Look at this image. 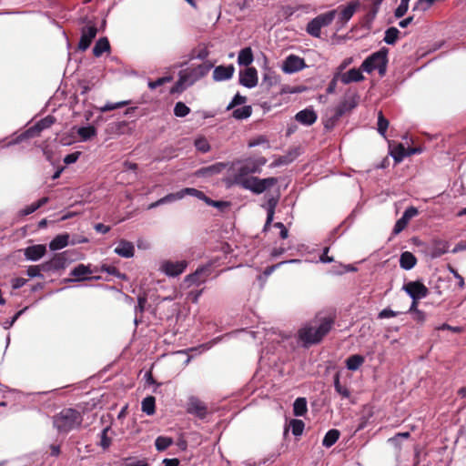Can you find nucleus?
<instances>
[{
    "label": "nucleus",
    "mask_w": 466,
    "mask_h": 466,
    "mask_svg": "<svg viewBox=\"0 0 466 466\" xmlns=\"http://www.w3.org/2000/svg\"><path fill=\"white\" fill-rule=\"evenodd\" d=\"M334 314L322 315L319 313L314 319L299 330V339L306 345L319 343L323 338L331 330L335 323Z\"/></svg>",
    "instance_id": "nucleus-1"
},
{
    "label": "nucleus",
    "mask_w": 466,
    "mask_h": 466,
    "mask_svg": "<svg viewBox=\"0 0 466 466\" xmlns=\"http://www.w3.org/2000/svg\"><path fill=\"white\" fill-rule=\"evenodd\" d=\"M82 422L81 412L72 408H65L53 417V425L59 433H68L78 429Z\"/></svg>",
    "instance_id": "nucleus-2"
},
{
    "label": "nucleus",
    "mask_w": 466,
    "mask_h": 466,
    "mask_svg": "<svg viewBox=\"0 0 466 466\" xmlns=\"http://www.w3.org/2000/svg\"><path fill=\"white\" fill-rule=\"evenodd\" d=\"M267 159L264 157H259L255 159H247L241 164L237 169L233 177L235 184L243 187V181L248 180L250 177L248 175L260 173L261 167L266 164Z\"/></svg>",
    "instance_id": "nucleus-3"
},
{
    "label": "nucleus",
    "mask_w": 466,
    "mask_h": 466,
    "mask_svg": "<svg viewBox=\"0 0 466 466\" xmlns=\"http://www.w3.org/2000/svg\"><path fill=\"white\" fill-rule=\"evenodd\" d=\"M388 64V49L380 48L379 51L368 56L361 64V69L367 73H371L378 69L380 76H384Z\"/></svg>",
    "instance_id": "nucleus-4"
},
{
    "label": "nucleus",
    "mask_w": 466,
    "mask_h": 466,
    "mask_svg": "<svg viewBox=\"0 0 466 466\" xmlns=\"http://www.w3.org/2000/svg\"><path fill=\"white\" fill-rule=\"evenodd\" d=\"M56 122V117L49 115L40 119L34 126L27 128L25 132L21 133L16 138L9 142V145L18 144L24 140L39 137L41 132L45 129L51 127Z\"/></svg>",
    "instance_id": "nucleus-5"
},
{
    "label": "nucleus",
    "mask_w": 466,
    "mask_h": 466,
    "mask_svg": "<svg viewBox=\"0 0 466 466\" xmlns=\"http://www.w3.org/2000/svg\"><path fill=\"white\" fill-rule=\"evenodd\" d=\"M277 177L259 178L258 177H250L248 180L243 181V188L252 191L258 195L263 193L268 188L275 186L278 183Z\"/></svg>",
    "instance_id": "nucleus-6"
},
{
    "label": "nucleus",
    "mask_w": 466,
    "mask_h": 466,
    "mask_svg": "<svg viewBox=\"0 0 466 466\" xmlns=\"http://www.w3.org/2000/svg\"><path fill=\"white\" fill-rule=\"evenodd\" d=\"M213 65L210 63H203L196 67L181 70L179 73L187 82V86H192L194 83L208 75Z\"/></svg>",
    "instance_id": "nucleus-7"
},
{
    "label": "nucleus",
    "mask_w": 466,
    "mask_h": 466,
    "mask_svg": "<svg viewBox=\"0 0 466 466\" xmlns=\"http://www.w3.org/2000/svg\"><path fill=\"white\" fill-rule=\"evenodd\" d=\"M186 410L187 413L192 414L200 420L205 419L208 413L206 403L196 396L188 398Z\"/></svg>",
    "instance_id": "nucleus-8"
},
{
    "label": "nucleus",
    "mask_w": 466,
    "mask_h": 466,
    "mask_svg": "<svg viewBox=\"0 0 466 466\" xmlns=\"http://www.w3.org/2000/svg\"><path fill=\"white\" fill-rule=\"evenodd\" d=\"M403 289L413 300L426 298L429 294L428 288L420 281H410L403 286Z\"/></svg>",
    "instance_id": "nucleus-9"
},
{
    "label": "nucleus",
    "mask_w": 466,
    "mask_h": 466,
    "mask_svg": "<svg viewBox=\"0 0 466 466\" xmlns=\"http://www.w3.org/2000/svg\"><path fill=\"white\" fill-rule=\"evenodd\" d=\"M382 2L383 0H364L362 8L367 11L364 16V24L366 26L370 27L371 25Z\"/></svg>",
    "instance_id": "nucleus-10"
},
{
    "label": "nucleus",
    "mask_w": 466,
    "mask_h": 466,
    "mask_svg": "<svg viewBox=\"0 0 466 466\" xmlns=\"http://www.w3.org/2000/svg\"><path fill=\"white\" fill-rule=\"evenodd\" d=\"M96 34L97 27L94 24L83 27L81 30V37L78 43V49L81 51H86L90 46Z\"/></svg>",
    "instance_id": "nucleus-11"
},
{
    "label": "nucleus",
    "mask_w": 466,
    "mask_h": 466,
    "mask_svg": "<svg viewBox=\"0 0 466 466\" xmlns=\"http://www.w3.org/2000/svg\"><path fill=\"white\" fill-rule=\"evenodd\" d=\"M239 83L248 87L252 88L258 85V72L255 67H247L239 72Z\"/></svg>",
    "instance_id": "nucleus-12"
},
{
    "label": "nucleus",
    "mask_w": 466,
    "mask_h": 466,
    "mask_svg": "<svg viewBox=\"0 0 466 466\" xmlns=\"http://www.w3.org/2000/svg\"><path fill=\"white\" fill-rule=\"evenodd\" d=\"M305 66L306 65L304 59L295 55H290L285 59L282 66V70L285 73L291 74L303 69Z\"/></svg>",
    "instance_id": "nucleus-13"
},
{
    "label": "nucleus",
    "mask_w": 466,
    "mask_h": 466,
    "mask_svg": "<svg viewBox=\"0 0 466 466\" xmlns=\"http://www.w3.org/2000/svg\"><path fill=\"white\" fill-rule=\"evenodd\" d=\"M186 261H167L162 265V270L167 275L171 277H177L184 272L187 268Z\"/></svg>",
    "instance_id": "nucleus-14"
},
{
    "label": "nucleus",
    "mask_w": 466,
    "mask_h": 466,
    "mask_svg": "<svg viewBox=\"0 0 466 466\" xmlns=\"http://www.w3.org/2000/svg\"><path fill=\"white\" fill-rule=\"evenodd\" d=\"M46 248L45 245H32L25 248L24 255L28 260L37 261L45 256Z\"/></svg>",
    "instance_id": "nucleus-15"
},
{
    "label": "nucleus",
    "mask_w": 466,
    "mask_h": 466,
    "mask_svg": "<svg viewBox=\"0 0 466 466\" xmlns=\"http://www.w3.org/2000/svg\"><path fill=\"white\" fill-rule=\"evenodd\" d=\"M317 114L316 112L309 107L305 108L299 112H298L295 116V119L305 126H311L317 121Z\"/></svg>",
    "instance_id": "nucleus-16"
},
{
    "label": "nucleus",
    "mask_w": 466,
    "mask_h": 466,
    "mask_svg": "<svg viewBox=\"0 0 466 466\" xmlns=\"http://www.w3.org/2000/svg\"><path fill=\"white\" fill-rule=\"evenodd\" d=\"M235 67L233 65L218 66L213 71V79L215 81L228 80L233 76Z\"/></svg>",
    "instance_id": "nucleus-17"
},
{
    "label": "nucleus",
    "mask_w": 466,
    "mask_h": 466,
    "mask_svg": "<svg viewBox=\"0 0 466 466\" xmlns=\"http://www.w3.org/2000/svg\"><path fill=\"white\" fill-rule=\"evenodd\" d=\"M131 132L132 127L127 121L114 122L109 124L106 127V133L109 135H125L130 134Z\"/></svg>",
    "instance_id": "nucleus-18"
},
{
    "label": "nucleus",
    "mask_w": 466,
    "mask_h": 466,
    "mask_svg": "<svg viewBox=\"0 0 466 466\" xmlns=\"http://www.w3.org/2000/svg\"><path fill=\"white\" fill-rule=\"evenodd\" d=\"M93 271L90 268L89 265L78 264L76 268H74L70 273L73 279H67V281H84L89 279L90 278L86 277V275L92 274Z\"/></svg>",
    "instance_id": "nucleus-19"
},
{
    "label": "nucleus",
    "mask_w": 466,
    "mask_h": 466,
    "mask_svg": "<svg viewBox=\"0 0 466 466\" xmlns=\"http://www.w3.org/2000/svg\"><path fill=\"white\" fill-rule=\"evenodd\" d=\"M114 251L122 258H129L134 257L135 247L132 242L126 239H120Z\"/></svg>",
    "instance_id": "nucleus-20"
},
{
    "label": "nucleus",
    "mask_w": 466,
    "mask_h": 466,
    "mask_svg": "<svg viewBox=\"0 0 466 466\" xmlns=\"http://www.w3.org/2000/svg\"><path fill=\"white\" fill-rule=\"evenodd\" d=\"M363 79L364 76L360 69L351 68L346 73H339V80L345 85H348L351 82H360L362 81Z\"/></svg>",
    "instance_id": "nucleus-21"
},
{
    "label": "nucleus",
    "mask_w": 466,
    "mask_h": 466,
    "mask_svg": "<svg viewBox=\"0 0 466 466\" xmlns=\"http://www.w3.org/2000/svg\"><path fill=\"white\" fill-rule=\"evenodd\" d=\"M359 6V1H351L346 6H344L339 14L340 22H348L352 17Z\"/></svg>",
    "instance_id": "nucleus-22"
},
{
    "label": "nucleus",
    "mask_w": 466,
    "mask_h": 466,
    "mask_svg": "<svg viewBox=\"0 0 466 466\" xmlns=\"http://www.w3.org/2000/svg\"><path fill=\"white\" fill-rule=\"evenodd\" d=\"M334 388L336 392L343 399H349L351 395L350 389L340 383V373L337 371L333 377Z\"/></svg>",
    "instance_id": "nucleus-23"
},
{
    "label": "nucleus",
    "mask_w": 466,
    "mask_h": 466,
    "mask_svg": "<svg viewBox=\"0 0 466 466\" xmlns=\"http://www.w3.org/2000/svg\"><path fill=\"white\" fill-rule=\"evenodd\" d=\"M254 56L250 47H245L238 53V63L239 66L250 67L249 65L253 62Z\"/></svg>",
    "instance_id": "nucleus-24"
},
{
    "label": "nucleus",
    "mask_w": 466,
    "mask_h": 466,
    "mask_svg": "<svg viewBox=\"0 0 466 466\" xmlns=\"http://www.w3.org/2000/svg\"><path fill=\"white\" fill-rule=\"evenodd\" d=\"M449 243L445 240L436 239L433 241L431 257L440 258L448 252Z\"/></svg>",
    "instance_id": "nucleus-25"
},
{
    "label": "nucleus",
    "mask_w": 466,
    "mask_h": 466,
    "mask_svg": "<svg viewBox=\"0 0 466 466\" xmlns=\"http://www.w3.org/2000/svg\"><path fill=\"white\" fill-rule=\"evenodd\" d=\"M417 263L416 257L410 251H405L400 255V265L402 268L411 269Z\"/></svg>",
    "instance_id": "nucleus-26"
},
{
    "label": "nucleus",
    "mask_w": 466,
    "mask_h": 466,
    "mask_svg": "<svg viewBox=\"0 0 466 466\" xmlns=\"http://www.w3.org/2000/svg\"><path fill=\"white\" fill-rule=\"evenodd\" d=\"M69 235L60 234L55 237L49 243V248L51 250H58L68 245Z\"/></svg>",
    "instance_id": "nucleus-27"
},
{
    "label": "nucleus",
    "mask_w": 466,
    "mask_h": 466,
    "mask_svg": "<svg viewBox=\"0 0 466 466\" xmlns=\"http://www.w3.org/2000/svg\"><path fill=\"white\" fill-rule=\"evenodd\" d=\"M51 260L53 262V268H55L56 271L64 269L68 261L67 251L55 254Z\"/></svg>",
    "instance_id": "nucleus-28"
},
{
    "label": "nucleus",
    "mask_w": 466,
    "mask_h": 466,
    "mask_svg": "<svg viewBox=\"0 0 466 466\" xmlns=\"http://www.w3.org/2000/svg\"><path fill=\"white\" fill-rule=\"evenodd\" d=\"M308 411L306 398H297L293 403V414L297 417L304 416Z\"/></svg>",
    "instance_id": "nucleus-29"
},
{
    "label": "nucleus",
    "mask_w": 466,
    "mask_h": 466,
    "mask_svg": "<svg viewBox=\"0 0 466 466\" xmlns=\"http://www.w3.org/2000/svg\"><path fill=\"white\" fill-rule=\"evenodd\" d=\"M110 49V44L106 37H101L96 43L93 48V55L96 57H99L103 55L104 52L108 51Z\"/></svg>",
    "instance_id": "nucleus-30"
},
{
    "label": "nucleus",
    "mask_w": 466,
    "mask_h": 466,
    "mask_svg": "<svg viewBox=\"0 0 466 466\" xmlns=\"http://www.w3.org/2000/svg\"><path fill=\"white\" fill-rule=\"evenodd\" d=\"M340 432L339 430L331 429L324 436L322 440V445L326 448H329L334 445L339 440Z\"/></svg>",
    "instance_id": "nucleus-31"
},
{
    "label": "nucleus",
    "mask_w": 466,
    "mask_h": 466,
    "mask_svg": "<svg viewBox=\"0 0 466 466\" xmlns=\"http://www.w3.org/2000/svg\"><path fill=\"white\" fill-rule=\"evenodd\" d=\"M365 361L363 356L354 354L346 360V367L350 370H357Z\"/></svg>",
    "instance_id": "nucleus-32"
},
{
    "label": "nucleus",
    "mask_w": 466,
    "mask_h": 466,
    "mask_svg": "<svg viewBox=\"0 0 466 466\" xmlns=\"http://www.w3.org/2000/svg\"><path fill=\"white\" fill-rule=\"evenodd\" d=\"M390 155L394 158L395 163L399 164L407 157L406 147L401 143H399L390 148Z\"/></svg>",
    "instance_id": "nucleus-33"
},
{
    "label": "nucleus",
    "mask_w": 466,
    "mask_h": 466,
    "mask_svg": "<svg viewBox=\"0 0 466 466\" xmlns=\"http://www.w3.org/2000/svg\"><path fill=\"white\" fill-rule=\"evenodd\" d=\"M48 200H49L48 198L44 197V198L38 199L36 202H34L31 205L25 207V208L20 210L19 213L21 216L30 215L33 212H35V210H37L38 208H40L41 207H43L44 205H46L48 202Z\"/></svg>",
    "instance_id": "nucleus-34"
},
{
    "label": "nucleus",
    "mask_w": 466,
    "mask_h": 466,
    "mask_svg": "<svg viewBox=\"0 0 466 466\" xmlns=\"http://www.w3.org/2000/svg\"><path fill=\"white\" fill-rule=\"evenodd\" d=\"M141 410L147 415H153L156 412V399L153 396L146 397L141 403Z\"/></svg>",
    "instance_id": "nucleus-35"
},
{
    "label": "nucleus",
    "mask_w": 466,
    "mask_h": 466,
    "mask_svg": "<svg viewBox=\"0 0 466 466\" xmlns=\"http://www.w3.org/2000/svg\"><path fill=\"white\" fill-rule=\"evenodd\" d=\"M225 167L226 164L219 162L206 167H202L198 172L202 176H211L220 173Z\"/></svg>",
    "instance_id": "nucleus-36"
},
{
    "label": "nucleus",
    "mask_w": 466,
    "mask_h": 466,
    "mask_svg": "<svg viewBox=\"0 0 466 466\" xmlns=\"http://www.w3.org/2000/svg\"><path fill=\"white\" fill-rule=\"evenodd\" d=\"M77 134L83 141H86L96 136V129L93 126L82 127L78 128Z\"/></svg>",
    "instance_id": "nucleus-37"
},
{
    "label": "nucleus",
    "mask_w": 466,
    "mask_h": 466,
    "mask_svg": "<svg viewBox=\"0 0 466 466\" xmlns=\"http://www.w3.org/2000/svg\"><path fill=\"white\" fill-rule=\"evenodd\" d=\"M252 114L251 106H244L239 108H236L232 112V116L238 120H242L249 117Z\"/></svg>",
    "instance_id": "nucleus-38"
},
{
    "label": "nucleus",
    "mask_w": 466,
    "mask_h": 466,
    "mask_svg": "<svg viewBox=\"0 0 466 466\" xmlns=\"http://www.w3.org/2000/svg\"><path fill=\"white\" fill-rule=\"evenodd\" d=\"M321 28H322V26L320 25L319 22L315 17L310 22H309L306 31L309 35H310L314 37H319Z\"/></svg>",
    "instance_id": "nucleus-39"
},
{
    "label": "nucleus",
    "mask_w": 466,
    "mask_h": 466,
    "mask_svg": "<svg viewBox=\"0 0 466 466\" xmlns=\"http://www.w3.org/2000/svg\"><path fill=\"white\" fill-rule=\"evenodd\" d=\"M400 31L396 27H389L385 31L384 42L388 45H394L399 38Z\"/></svg>",
    "instance_id": "nucleus-40"
},
{
    "label": "nucleus",
    "mask_w": 466,
    "mask_h": 466,
    "mask_svg": "<svg viewBox=\"0 0 466 466\" xmlns=\"http://www.w3.org/2000/svg\"><path fill=\"white\" fill-rule=\"evenodd\" d=\"M172 444L173 439L170 437L158 436L155 441V446L158 451H163L167 450Z\"/></svg>",
    "instance_id": "nucleus-41"
},
{
    "label": "nucleus",
    "mask_w": 466,
    "mask_h": 466,
    "mask_svg": "<svg viewBox=\"0 0 466 466\" xmlns=\"http://www.w3.org/2000/svg\"><path fill=\"white\" fill-rule=\"evenodd\" d=\"M336 11H329L325 14H321L316 16L317 20L319 22L322 27L328 26L332 23L335 18Z\"/></svg>",
    "instance_id": "nucleus-42"
},
{
    "label": "nucleus",
    "mask_w": 466,
    "mask_h": 466,
    "mask_svg": "<svg viewBox=\"0 0 466 466\" xmlns=\"http://www.w3.org/2000/svg\"><path fill=\"white\" fill-rule=\"evenodd\" d=\"M194 146L201 153H207L210 150V144L205 137L196 138Z\"/></svg>",
    "instance_id": "nucleus-43"
},
{
    "label": "nucleus",
    "mask_w": 466,
    "mask_h": 466,
    "mask_svg": "<svg viewBox=\"0 0 466 466\" xmlns=\"http://www.w3.org/2000/svg\"><path fill=\"white\" fill-rule=\"evenodd\" d=\"M129 104H130V101H128V100L116 102V103L107 102L105 106L99 107L98 110L100 112H102V113H105V112H107V111H111V110H115V109H117V108L124 107V106H127Z\"/></svg>",
    "instance_id": "nucleus-44"
},
{
    "label": "nucleus",
    "mask_w": 466,
    "mask_h": 466,
    "mask_svg": "<svg viewBox=\"0 0 466 466\" xmlns=\"http://www.w3.org/2000/svg\"><path fill=\"white\" fill-rule=\"evenodd\" d=\"M204 269H197L194 273L189 274L186 277L185 281L189 282L190 284H200L205 281V279L201 277Z\"/></svg>",
    "instance_id": "nucleus-45"
},
{
    "label": "nucleus",
    "mask_w": 466,
    "mask_h": 466,
    "mask_svg": "<svg viewBox=\"0 0 466 466\" xmlns=\"http://www.w3.org/2000/svg\"><path fill=\"white\" fill-rule=\"evenodd\" d=\"M389 127V120L384 116L381 111L378 114V132L385 137Z\"/></svg>",
    "instance_id": "nucleus-46"
},
{
    "label": "nucleus",
    "mask_w": 466,
    "mask_h": 466,
    "mask_svg": "<svg viewBox=\"0 0 466 466\" xmlns=\"http://www.w3.org/2000/svg\"><path fill=\"white\" fill-rule=\"evenodd\" d=\"M190 113V108L183 102H177L174 107V115L177 117H184Z\"/></svg>",
    "instance_id": "nucleus-47"
},
{
    "label": "nucleus",
    "mask_w": 466,
    "mask_h": 466,
    "mask_svg": "<svg viewBox=\"0 0 466 466\" xmlns=\"http://www.w3.org/2000/svg\"><path fill=\"white\" fill-rule=\"evenodd\" d=\"M290 427L292 434L295 436H299L303 432L305 424L301 420L293 419L290 421Z\"/></svg>",
    "instance_id": "nucleus-48"
},
{
    "label": "nucleus",
    "mask_w": 466,
    "mask_h": 466,
    "mask_svg": "<svg viewBox=\"0 0 466 466\" xmlns=\"http://www.w3.org/2000/svg\"><path fill=\"white\" fill-rule=\"evenodd\" d=\"M186 86H187V82L184 79V77L179 74L178 80L170 88V94H180L185 90Z\"/></svg>",
    "instance_id": "nucleus-49"
},
{
    "label": "nucleus",
    "mask_w": 466,
    "mask_h": 466,
    "mask_svg": "<svg viewBox=\"0 0 466 466\" xmlns=\"http://www.w3.org/2000/svg\"><path fill=\"white\" fill-rule=\"evenodd\" d=\"M183 198H184V194H183V190L181 189L176 193H170V194H167V196H165L164 198H161L160 202L162 203V205H164L167 203H170V202H174L176 200L181 199Z\"/></svg>",
    "instance_id": "nucleus-50"
},
{
    "label": "nucleus",
    "mask_w": 466,
    "mask_h": 466,
    "mask_svg": "<svg viewBox=\"0 0 466 466\" xmlns=\"http://www.w3.org/2000/svg\"><path fill=\"white\" fill-rule=\"evenodd\" d=\"M354 106L353 105H350L348 101H344L342 103H340L336 108H335V115H334V117L336 119H339V117H341L344 113L347 111V110H350L351 107H353Z\"/></svg>",
    "instance_id": "nucleus-51"
},
{
    "label": "nucleus",
    "mask_w": 466,
    "mask_h": 466,
    "mask_svg": "<svg viewBox=\"0 0 466 466\" xmlns=\"http://www.w3.org/2000/svg\"><path fill=\"white\" fill-rule=\"evenodd\" d=\"M410 0H400V4L399 6L395 9L394 15L397 18H400L405 15L409 9V3Z\"/></svg>",
    "instance_id": "nucleus-52"
},
{
    "label": "nucleus",
    "mask_w": 466,
    "mask_h": 466,
    "mask_svg": "<svg viewBox=\"0 0 466 466\" xmlns=\"http://www.w3.org/2000/svg\"><path fill=\"white\" fill-rule=\"evenodd\" d=\"M172 76H163V77H159L157 78V80L155 81H149L148 82V87L150 89H156L157 87L158 86H161L167 83H169L172 81Z\"/></svg>",
    "instance_id": "nucleus-53"
},
{
    "label": "nucleus",
    "mask_w": 466,
    "mask_h": 466,
    "mask_svg": "<svg viewBox=\"0 0 466 466\" xmlns=\"http://www.w3.org/2000/svg\"><path fill=\"white\" fill-rule=\"evenodd\" d=\"M108 431H109V428L106 427L101 432L99 445L103 448V450L108 449L112 442L111 438H109L107 436Z\"/></svg>",
    "instance_id": "nucleus-54"
},
{
    "label": "nucleus",
    "mask_w": 466,
    "mask_h": 466,
    "mask_svg": "<svg viewBox=\"0 0 466 466\" xmlns=\"http://www.w3.org/2000/svg\"><path fill=\"white\" fill-rule=\"evenodd\" d=\"M182 190H183L184 197L187 195H189V196L196 197L198 199H201L204 201H205V198H207V196L204 194V192H202L198 189H196L193 187H185Z\"/></svg>",
    "instance_id": "nucleus-55"
},
{
    "label": "nucleus",
    "mask_w": 466,
    "mask_h": 466,
    "mask_svg": "<svg viewBox=\"0 0 466 466\" xmlns=\"http://www.w3.org/2000/svg\"><path fill=\"white\" fill-rule=\"evenodd\" d=\"M409 220L404 218L403 216L399 218L396 223H395V226L393 228V231L392 233L394 235H398L399 233H400L406 227L407 225L409 224Z\"/></svg>",
    "instance_id": "nucleus-56"
},
{
    "label": "nucleus",
    "mask_w": 466,
    "mask_h": 466,
    "mask_svg": "<svg viewBox=\"0 0 466 466\" xmlns=\"http://www.w3.org/2000/svg\"><path fill=\"white\" fill-rule=\"evenodd\" d=\"M101 271L102 272H106L110 275H113V276H116L117 278H120V279H125V275L124 274H121L119 272V270L115 267V266H110V265H102L101 266Z\"/></svg>",
    "instance_id": "nucleus-57"
},
{
    "label": "nucleus",
    "mask_w": 466,
    "mask_h": 466,
    "mask_svg": "<svg viewBox=\"0 0 466 466\" xmlns=\"http://www.w3.org/2000/svg\"><path fill=\"white\" fill-rule=\"evenodd\" d=\"M246 101H247V97L244 96H241L240 94L238 93L237 95H235L232 101L227 106V110H231L234 107H236L237 106L245 104Z\"/></svg>",
    "instance_id": "nucleus-58"
},
{
    "label": "nucleus",
    "mask_w": 466,
    "mask_h": 466,
    "mask_svg": "<svg viewBox=\"0 0 466 466\" xmlns=\"http://www.w3.org/2000/svg\"><path fill=\"white\" fill-rule=\"evenodd\" d=\"M26 274L30 278H35V277L43 278V275L41 274V268H40L39 265L29 266L27 270H26Z\"/></svg>",
    "instance_id": "nucleus-59"
},
{
    "label": "nucleus",
    "mask_w": 466,
    "mask_h": 466,
    "mask_svg": "<svg viewBox=\"0 0 466 466\" xmlns=\"http://www.w3.org/2000/svg\"><path fill=\"white\" fill-rule=\"evenodd\" d=\"M400 312L399 311H394L390 309H382L379 314H378V318L382 319H387V318H393V317H397Z\"/></svg>",
    "instance_id": "nucleus-60"
},
{
    "label": "nucleus",
    "mask_w": 466,
    "mask_h": 466,
    "mask_svg": "<svg viewBox=\"0 0 466 466\" xmlns=\"http://www.w3.org/2000/svg\"><path fill=\"white\" fill-rule=\"evenodd\" d=\"M449 268V271L454 276L455 279H458V287L462 289L464 288V279L462 278V276L461 274H459V272L451 266H449L448 267Z\"/></svg>",
    "instance_id": "nucleus-61"
},
{
    "label": "nucleus",
    "mask_w": 466,
    "mask_h": 466,
    "mask_svg": "<svg viewBox=\"0 0 466 466\" xmlns=\"http://www.w3.org/2000/svg\"><path fill=\"white\" fill-rule=\"evenodd\" d=\"M80 155H81V152H79V151H76L74 153L68 154L65 157L64 163L66 165L73 164L77 161Z\"/></svg>",
    "instance_id": "nucleus-62"
},
{
    "label": "nucleus",
    "mask_w": 466,
    "mask_h": 466,
    "mask_svg": "<svg viewBox=\"0 0 466 466\" xmlns=\"http://www.w3.org/2000/svg\"><path fill=\"white\" fill-rule=\"evenodd\" d=\"M339 79V73H336L327 87V93L332 94L335 92V89L337 87V82Z\"/></svg>",
    "instance_id": "nucleus-63"
},
{
    "label": "nucleus",
    "mask_w": 466,
    "mask_h": 466,
    "mask_svg": "<svg viewBox=\"0 0 466 466\" xmlns=\"http://www.w3.org/2000/svg\"><path fill=\"white\" fill-rule=\"evenodd\" d=\"M418 215V209L414 207H410L406 208V210L403 213V217L406 218L409 221Z\"/></svg>",
    "instance_id": "nucleus-64"
}]
</instances>
